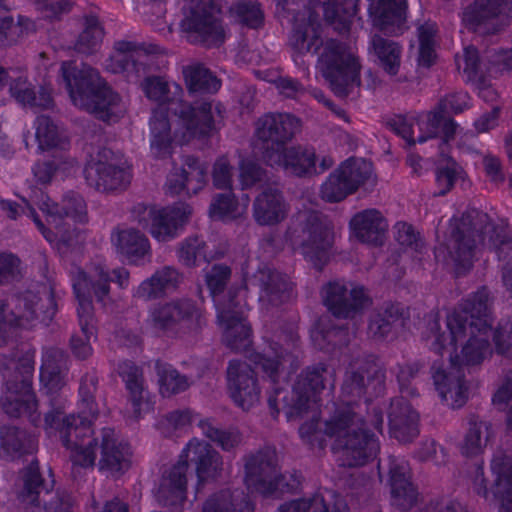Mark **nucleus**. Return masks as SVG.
I'll return each mask as SVG.
<instances>
[{
	"mask_svg": "<svg viewBox=\"0 0 512 512\" xmlns=\"http://www.w3.org/2000/svg\"><path fill=\"white\" fill-rule=\"evenodd\" d=\"M336 170L350 191L354 193L370 177L372 164L365 159L352 157L344 161Z\"/></svg>",
	"mask_w": 512,
	"mask_h": 512,
	"instance_id": "5fc2aeb1",
	"label": "nucleus"
},
{
	"mask_svg": "<svg viewBox=\"0 0 512 512\" xmlns=\"http://www.w3.org/2000/svg\"><path fill=\"white\" fill-rule=\"evenodd\" d=\"M109 149H103L99 153V159L89 162L84 168V176L87 184L95 190L108 193L126 189L131 182L130 171L112 162Z\"/></svg>",
	"mask_w": 512,
	"mask_h": 512,
	"instance_id": "412c9836",
	"label": "nucleus"
},
{
	"mask_svg": "<svg viewBox=\"0 0 512 512\" xmlns=\"http://www.w3.org/2000/svg\"><path fill=\"white\" fill-rule=\"evenodd\" d=\"M359 0H344L341 7L327 5L324 9L325 19L330 22L340 34L349 32L352 19L358 10Z\"/></svg>",
	"mask_w": 512,
	"mask_h": 512,
	"instance_id": "bf43d9fd",
	"label": "nucleus"
},
{
	"mask_svg": "<svg viewBox=\"0 0 512 512\" xmlns=\"http://www.w3.org/2000/svg\"><path fill=\"white\" fill-rule=\"evenodd\" d=\"M61 74L76 106L105 122L117 118L120 97L102 81L96 69L84 63L68 61L62 63Z\"/></svg>",
	"mask_w": 512,
	"mask_h": 512,
	"instance_id": "39448f33",
	"label": "nucleus"
},
{
	"mask_svg": "<svg viewBox=\"0 0 512 512\" xmlns=\"http://www.w3.org/2000/svg\"><path fill=\"white\" fill-rule=\"evenodd\" d=\"M189 466L182 454L179 460L166 469L155 493L157 502L170 509L178 510L186 500Z\"/></svg>",
	"mask_w": 512,
	"mask_h": 512,
	"instance_id": "bb28decb",
	"label": "nucleus"
},
{
	"mask_svg": "<svg viewBox=\"0 0 512 512\" xmlns=\"http://www.w3.org/2000/svg\"><path fill=\"white\" fill-rule=\"evenodd\" d=\"M145 96L154 102L164 104L170 100V87L164 77L154 73L138 81Z\"/></svg>",
	"mask_w": 512,
	"mask_h": 512,
	"instance_id": "774afa93",
	"label": "nucleus"
},
{
	"mask_svg": "<svg viewBox=\"0 0 512 512\" xmlns=\"http://www.w3.org/2000/svg\"><path fill=\"white\" fill-rule=\"evenodd\" d=\"M191 214L192 207L184 202H177L158 209L153 224H151L150 233L158 241H169L188 222Z\"/></svg>",
	"mask_w": 512,
	"mask_h": 512,
	"instance_id": "473e14b6",
	"label": "nucleus"
},
{
	"mask_svg": "<svg viewBox=\"0 0 512 512\" xmlns=\"http://www.w3.org/2000/svg\"><path fill=\"white\" fill-rule=\"evenodd\" d=\"M371 46L382 69L389 75H396L401 64V47L398 43L375 34L371 38Z\"/></svg>",
	"mask_w": 512,
	"mask_h": 512,
	"instance_id": "3c124183",
	"label": "nucleus"
},
{
	"mask_svg": "<svg viewBox=\"0 0 512 512\" xmlns=\"http://www.w3.org/2000/svg\"><path fill=\"white\" fill-rule=\"evenodd\" d=\"M292 240L305 259L321 270L329 260L334 235L329 221L322 213L304 210L297 215Z\"/></svg>",
	"mask_w": 512,
	"mask_h": 512,
	"instance_id": "6e6552de",
	"label": "nucleus"
},
{
	"mask_svg": "<svg viewBox=\"0 0 512 512\" xmlns=\"http://www.w3.org/2000/svg\"><path fill=\"white\" fill-rule=\"evenodd\" d=\"M227 381L230 397L244 411H248L260 401V387L256 373L249 364L231 360L227 368Z\"/></svg>",
	"mask_w": 512,
	"mask_h": 512,
	"instance_id": "b1692460",
	"label": "nucleus"
},
{
	"mask_svg": "<svg viewBox=\"0 0 512 512\" xmlns=\"http://www.w3.org/2000/svg\"><path fill=\"white\" fill-rule=\"evenodd\" d=\"M23 487L18 500L28 506H42L45 512H71V497L49 490L39 472L37 461H32L21 472Z\"/></svg>",
	"mask_w": 512,
	"mask_h": 512,
	"instance_id": "f3484780",
	"label": "nucleus"
},
{
	"mask_svg": "<svg viewBox=\"0 0 512 512\" xmlns=\"http://www.w3.org/2000/svg\"><path fill=\"white\" fill-rule=\"evenodd\" d=\"M180 279V274L175 268L165 266L142 281L134 295L144 301L162 298L177 288Z\"/></svg>",
	"mask_w": 512,
	"mask_h": 512,
	"instance_id": "c9c22d12",
	"label": "nucleus"
},
{
	"mask_svg": "<svg viewBox=\"0 0 512 512\" xmlns=\"http://www.w3.org/2000/svg\"><path fill=\"white\" fill-rule=\"evenodd\" d=\"M103 37L104 29L98 17L85 15L83 17V29L74 44V49L81 54H93L99 48Z\"/></svg>",
	"mask_w": 512,
	"mask_h": 512,
	"instance_id": "603ef678",
	"label": "nucleus"
},
{
	"mask_svg": "<svg viewBox=\"0 0 512 512\" xmlns=\"http://www.w3.org/2000/svg\"><path fill=\"white\" fill-rule=\"evenodd\" d=\"M187 464H192L197 476L196 492L208 481L219 478L223 471V459L220 453L204 440L193 438L182 451Z\"/></svg>",
	"mask_w": 512,
	"mask_h": 512,
	"instance_id": "393cba45",
	"label": "nucleus"
},
{
	"mask_svg": "<svg viewBox=\"0 0 512 512\" xmlns=\"http://www.w3.org/2000/svg\"><path fill=\"white\" fill-rule=\"evenodd\" d=\"M118 372L129 391L133 414L135 418H139L141 416V407L144 402L142 370L133 362L125 361L118 366Z\"/></svg>",
	"mask_w": 512,
	"mask_h": 512,
	"instance_id": "09e8293b",
	"label": "nucleus"
},
{
	"mask_svg": "<svg viewBox=\"0 0 512 512\" xmlns=\"http://www.w3.org/2000/svg\"><path fill=\"white\" fill-rule=\"evenodd\" d=\"M298 342V332L293 325H290L281 330L279 342L270 345L273 355L269 352H253L249 355V359L263 372L265 377L273 384H277L283 371L282 360L292 353L298 346Z\"/></svg>",
	"mask_w": 512,
	"mask_h": 512,
	"instance_id": "a878e982",
	"label": "nucleus"
},
{
	"mask_svg": "<svg viewBox=\"0 0 512 512\" xmlns=\"http://www.w3.org/2000/svg\"><path fill=\"white\" fill-rule=\"evenodd\" d=\"M477 334L478 333H470L467 330V334L463 337H469L461 350V356H459V362L464 370L468 367L480 365L489 349L488 340L478 337Z\"/></svg>",
	"mask_w": 512,
	"mask_h": 512,
	"instance_id": "680f3d73",
	"label": "nucleus"
},
{
	"mask_svg": "<svg viewBox=\"0 0 512 512\" xmlns=\"http://www.w3.org/2000/svg\"><path fill=\"white\" fill-rule=\"evenodd\" d=\"M350 227L361 242L382 244L388 223L377 209H366L356 213L350 220Z\"/></svg>",
	"mask_w": 512,
	"mask_h": 512,
	"instance_id": "f704fd0d",
	"label": "nucleus"
},
{
	"mask_svg": "<svg viewBox=\"0 0 512 512\" xmlns=\"http://www.w3.org/2000/svg\"><path fill=\"white\" fill-rule=\"evenodd\" d=\"M115 246L130 262H138L150 254V242L146 235L135 228L118 230Z\"/></svg>",
	"mask_w": 512,
	"mask_h": 512,
	"instance_id": "79ce46f5",
	"label": "nucleus"
},
{
	"mask_svg": "<svg viewBox=\"0 0 512 512\" xmlns=\"http://www.w3.org/2000/svg\"><path fill=\"white\" fill-rule=\"evenodd\" d=\"M188 14L181 27L192 43L207 47L219 46L224 42L225 32L219 19L221 5L218 0H185Z\"/></svg>",
	"mask_w": 512,
	"mask_h": 512,
	"instance_id": "ddd939ff",
	"label": "nucleus"
},
{
	"mask_svg": "<svg viewBox=\"0 0 512 512\" xmlns=\"http://www.w3.org/2000/svg\"><path fill=\"white\" fill-rule=\"evenodd\" d=\"M244 481L248 489L275 498L295 493L301 486L297 472L280 473L277 453L272 447H264L246 457Z\"/></svg>",
	"mask_w": 512,
	"mask_h": 512,
	"instance_id": "0eeeda50",
	"label": "nucleus"
},
{
	"mask_svg": "<svg viewBox=\"0 0 512 512\" xmlns=\"http://www.w3.org/2000/svg\"><path fill=\"white\" fill-rule=\"evenodd\" d=\"M461 172L462 168L456 163V161L448 155L441 154V159L439 160L436 169V183L439 190L435 192L434 195H446L453 188L454 183Z\"/></svg>",
	"mask_w": 512,
	"mask_h": 512,
	"instance_id": "0e129e2a",
	"label": "nucleus"
},
{
	"mask_svg": "<svg viewBox=\"0 0 512 512\" xmlns=\"http://www.w3.org/2000/svg\"><path fill=\"white\" fill-rule=\"evenodd\" d=\"M385 369L373 355L362 356L350 362L341 387L342 398L348 404L365 403L380 396L385 390Z\"/></svg>",
	"mask_w": 512,
	"mask_h": 512,
	"instance_id": "1a4fd4ad",
	"label": "nucleus"
},
{
	"mask_svg": "<svg viewBox=\"0 0 512 512\" xmlns=\"http://www.w3.org/2000/svg\"><path fill=\"white\" fill-rule=\"evenodd\" d=\"M256 147L265 163H278L280 152L301 129V120L289 113H267L255 124Z\"/></svg>",
	"mask_w": 512,
	"mask_h": 512,
	"instance_id": "f8f14e48",
	"label": "nucleus"
},
{
	"mask_svg": "<svg viewBox=\"0 0 512 512\" xmlns=\"http://www.w3.org/2000/svg\"><path fill=\"white\" fill-rule=\"evenodd\" d=\"M87 414H71L62 419L58 428L59 439L70 451L73 466L90 468L95 466L96 451L93 450L100 440V433L95 434L92 428L95 418H87Z\"/></svg>",
	"mask_w": 512,
	"mask_h": 512,
	"instance_id": "4468645a",
	"label": "nucleus"
},
{
	"mask_svg": "<svg viewBox=\"0 0 512 512\" xmlns=\"http://www.w3.org/2000/svg\"><path fill=\"white\" fill-rule=\"evenodd\" d=\"M377 468L380 479L386 477L390 488L412 483L409 464L400 457L390 455L380 460Z\"/></svg>",
	"mask_w": 512,
	"mask_h": 512,
	"instance_id": "864d4df0",
	"label": "nucleus"
},
{
	"mask_svg": "<svg viewBox=\"0 0 512 512\" xmlns=\"http://www.w3.org/2000/svg\"><path fill=\"white\" fill-rule=\"evenodd\" d=\"M287 211L282 191L273 186L263 188L253 201V218L261 226L279 224L286 218Z\"/></svg>",
	"mask_w": 512,
	"mask_h": 512,
	"instance_id": "2f4dec72",
	"label": "nucleus"
},
{
	"mask_svg": "<svg viewBox=\"0 0 512 512\" xmlns=\"http://www.w3.org/2000/svg\"><path fill=\"white\" fill-rule=\"evenodd\" d=\"M444 104H437L433 110L427 113L425 135L417 138L418 143L425 142L428 138L441 137L444 143L454 139L457 124L443 112Z\"/></svg>",
	"mask_w": 512,
	"mask_h": 512,
	"instance_id": "a18cd8bd",
	"label": "nucleus"
},
{
	"mask_svg": "<svg viewBox=\"0 0 512 512\" xmlns=\"http://www.w3.org/2000/svg\"><path fill=\"white\" fill-rule=\"evenodd\" d=\"M334 371L329 370L325 363H315L307 366L297 376L295 385L298 391L307 390L308 392L317 395L323 391L327 386L334 387Z\"/></svg>",
	"mask_w": 512,
	"mask_h": 512,
	"instance_id": "c03bdc74",
	"label": "nucleus"
},
{
	"mask_svg": "<svg viewBox=\"0 0 512 512\" xmlns=\"http://www.w3.org/2000/svg\"><path fill=\"white\" fill-rule=\"evenodd\" d=\"M468 425L461 450L465 456L472 457L480 454L486 446L491 425L474 414L469 416Z\"/></svg>",
	"mask_w": 512,
	"mask_h": 512,
	"instance_id": "8fccbe9b",
	"label": "nucleus"
},
{
	"mask_svg": "<svg viewBox=\"0 0 512 512\" xmlns=\"http://www.w3.org/2000/svg\"><path fill=\"white\" fill-rule=\"evenodd\" d=\"M182 73L189 95L201 96L202 99L194 102H171L170 110L186 130L184 137H208L216 130V125L212 115V103L206 95L216 93L221 87V81L200 63L184 66Z\"/></svg>",
	"mask_w": 512,
	"mask_h": 512,
	"instance_id": "7ed1b4c3",
	"label": "nucleus"
},
{
	"mask_svg": "<svg viewBox=\"0 0 512 512\" xmlns=\"http://www.w3.org/2000/svg\"><path fill=\"white\" fill-rule=\"evenodd\" d=\"M450 229L447 250L457 273L472 267L478 243L493 251L505 265H512V238L503 226L493 224L486 213L466 212L451 220Z\"/></svg>",
	"mask_w": 512,
	"mask_h": 512,
	"instance_id": "f03ea898",
	"label": "nucleus"
},
{
	"mask_svg": "<svg viewBox=\"0 0 512 512\" xmlns=\"http://www.w3.org/2000/svg\"><path fill=\"white\" fill-rule=\"evenodd\" d=\"M113 48L114 53L106 60V69L114 74H125L134 82L159 70L153 58L165 54L163 47L153 43L120 40Z\"/></svg>",
	"mask_w": 512,
	"mask_h": 512,
	"instance_id": "9b49d317",
	"label": "nucleus"
},
{
	"mask_svg": "<svg viewBox=\"0 0 512 512\" xmlns=\"http://www.w3.org/2000/svg\"><path fill=\"white\" fill-rule=\"evenodd\" d=\"M152 326L161 331H172L186 324L198 333L206 324L201 311L190 299H178L155 305L150 312Z\"/></svg>",
	"mask_w": 512,
	"mask_h": 512,
	"instance_id": "6ab92c4d",
	"label": "nucleus"
},
{
	"mask_svg": "<svg viewBox=\"0 0 512 512\" xmlns=\"http://www.w3.org/2000/svg\"><path fill=\"white\" fill-rule=\"evenodd\" d=\"M419 415L404 397L391 400L388 425L391 437L400 443H410L419 434Z\"/></svg>",
	"mask_w": 512,
	"mask_h": 512,
	"instance_id": "c756f323",
	"label": "nucleus"
},
{
	"mask_svg": "<svg viewBox=\"0 0 512 512\" xmlns=\"http://www.w3.org/2000/svg\"><path fill=\"white\" fill-rule=\"evenodd\" d=\"M155 369L158 377L159 392L163 397H171L184 392L191 385L190 379L169 363L157 360Z\"/></svg>",
	"mask_w": 512,
	"mask_h": 512,
	"instance_id": "de8ad7c7",
	"label": "nucleus"
},
{
	"mask_svg": "<svg viewBox=\"0 0 512 512\" xmlns=\"http://www.w3.org/2000/svg\"><path fill=\"white\" fill-rule=\"evenodd\" d=\"M22 384L18 385L11 380L8 382V391L0 399V405L6 415L11 418L26 416L29 421L37 425L41 414L38 412V401L31 389V364L24 362Z\"/></svg>",
	"mask_w": 512,
	"mask_h": 512,
	"instance_id": "4be33fe9",
	"label": "nucleus"
},
{
	"mask_svg": "<svg viewBox=\"0 0 512 512\" xmlns=\"http://www.w3.org/2000/svg\"><path fill=\"white\" fill-rule=\"evenodd\" d=\"M280 161L278 163H266L271 167H283L286 170H290L297 176H304L312 174L316 171L315 167V153L312 150L303 148L301 146H294L290 148H284L280 152Z\"/></svg>",
	"mask_w": 512,
	"mask_h": 512,
	"instance_id": "37998d69",
	"label": "nucleus"
},
{
	"mask_svg": "<svg viewBox=\"0 0 512 512\" xmlns=\"http://www.w3.org/2000/svg\"><path fill=\"white\" fill-rule=\"evenodd\" d=\"M37 205L39 210L47 217L48 224L55 227L59 243L68 248L80 244V231L68 221L61 220V212L57 203L53 202L48 196H42Z\"/></svg>",
	"mask_w": 512,
	"mask_h": 512,
	"instance_id": "4c0bfd02",
	"label": "nucleus"
},
{
	"mask_svg": "<svg viewBox=\"0 0 512 512\" xmlns=\"http://www.w3.org/2000/svg\"><path fill=\"white\" fill-rule=\"evenodd\" d=\"M33 440L26 431L16 426H3L0 429V457L12 461L31 453Z\"/></svg>",
	"mask_w": 512,
	"mask_h": 512,
	"instance_id": "a19ab883",
	"label": "nucleus"
},
{
	"mask_svg": "<svg viewBox=\"0 0 512 512\" xmlns=\"http://www.w3.org/2000/svg\"><path fill=\"white\" fill-rule=\"evenodd\" d=\"M113 279L101 266H95L89 273L80 272L77 282L73 284L74 292L79 303L78 317L81 332L89 338L94 334L93 305L91 292L97 301L104 302L109 296L110 282Z\"/></svg>",
	"mask_w": 512,
	"mask_h": 512,
	"instance_id": "dca6fc26",
	"label": "nucleus"
},
{
	"mask_svg": "<svg viewBox=\"0 0 512 512\" xmlns=\"http://www.w3.org/2000/svg\"><path fill=\"white\" fill-rule=\"evenodd\" d=\"M294 20L290 47L301 55H317V69L331 90L340 98L347 97L360 86L361 65L358 59L344 43L320 37L318 16L310 8L305 7L302 13L294 16Z\"/></svg>",
	"mask_w": 512,
	"mask_h": 512,
	"instance_id": "f257e3e1",
	"label": "nucleus"
},
{
	"mask_svg": "<svg viewBox=\"0 0 512 512\" xmlns=\"http://www.w3.org/2000/svg\"><path fill=\"white\" fill-rule=\"evenodd\" d=\"M323 301L333 316L355 319L372 305V298L362 285L331 281L323 287Z\"/></svg>",
	"mask_w": 512,
	"mask_h": 512,
	"instance_id": "a211bd4d",
	"label": "nucleus"
},
{
	"mask_svg": "<svg viewBox=\"0 0 512 512\" xmlns=\"http://www.w3.org/2000/svg\"><path fill=\"white\" fill-rule=\"evenodd\" d=\"M323 433L333 439L331 447L341 454L342 466H363L379 451L374 434L367 429L363 417L350 406L336 410L325 421Z\"/></svg>",
	"mask_w": 512,
	"mask_h": 512,
	"instance_id": "20e7f679",
	"label": "nucleus"
},
{
	"mask_svg": "<svg viewBox=\"0 0 512 512\" xmlns=\"http://www.w3.org/2000/svg\"><path fill=\"white\" fill-rule=\"evenodd\" d=\"M277 512H349L345 499L333 494L329 499L316 494L310 498L291 500L281 504Z\"/></svg>",
	"mask_w": 512,
	"mask_h": 512,
	"instance_id": "e433bc0d",
	"label": "nucleus"
},
{
	"mask_svg": "<svg viewBox=\"0 0 512 512\" xmlns=\"http://www.w3.org/2000/svg\"><path fill=\"white\" fill-rule=\"evenodd\" d=\"M511 19L512 0H474L462 12L463 25L483 37L501 33Z\"/></svg>",
	"mask_w": 512,
	"mask_h": 512,
	"instance_id": "2eb2a0df",
	"label": "nucleus"
},
{
	"mask_svg": "<svg viewBox=\"0 0 512 512\" xmlns=\"http://www.w3.org/2000/svg\"><path fill=\"white\" fill-rule=\"evenodd\" d=\"M409 322V308L400 303L387 302L371 315L368 331L372 338L381 340L398 328H407Z\"/></svg>",
	"mask_w": 512,
	"mask_h": 512,
	"instance_id": "7c9ffc66",
	"label": "nucleus"
},
{
	"mask_svg": "<svg viewBox=\"0 0 512 512\" xmlns=\"http://www.w3.org/2000/svg\"><path fill=\"white\" fill-rule=\"evenodd\" d=\"M251 284L259 290V300L267 307H278L292 297L293 287L289 278L268 267L258 269L251 278Z\"/></svg>",
	"mask_w": 512,
	"mask_h": 512,
	"instance_id": "cd10ccee",
	"label": "nucleus"
},
{
	"mask_svg": "<svg viewBox=\"0 0 512 512\" xmlns=\"http://www.w3.org/2000/svg\"><path fill=\"white\" fill-rule=\"evenodd\" d=\"M229 11L240 24L248 28L257 29L263 25L264 14L256 1L238 0L231 5Z\"/></svg>",
	"mask_w": 512,
	"mask_h": 512,
	"instance_id": "052dcab7",
	"label": "nucleus"
},
{
	"mask_svg": "<svg viewBox=\"0 0 512 512\" xmlns=\"http://www.w3.org/2000/svg\"><path fill=\"white\" fill-rule=\"evenodd\" d=\"M68 355L60 348L49 347L42 353L40 383L48 394L59 392L66 385Z\"/></svg>",
	"mask_w": 512,
	"mask_h": 512,
	"instance_id": "72a5a7b5",
	"label": "nucleus"
},
{
	"mask_svg": "<svg viewBox=\"0 0 512 512\" xmlns=\"http://www.w3.org/2000/svg\"><path fill=\"white\" fill-rule=\"evenodd\" d=\"M36 139L41 150L51 149L62 146V139L58 132V127L46 115H40L36 118Z\"/></svg>",
	"mask_w": 512,
	"mask_h": 512,
	"instance_id": "338daca9",
	"label": "nucleus"
},
{
	"mask_svg": "<svg viewBox=\"0 0 512 512\" xmlns=\"http://www.w3.org/2000/svg\"><path fill=\"white\" fill-rule=\"evenodd\" d=\"M368 14L372 25L388 35L403 32L407 0H368Z\"/></svg>",
	"mask_w": 512,
	"mask_h": 512,
	"instance_id": "c85d7f7f",
	"label": "nucleus"
},
{
	"mask_svg": "<svg viewBox=\"0 0 512 512\" xmlns=\"http://www.w3.org/2000/svg\"><path fill=\"white\" fill-rule=\"evenodd\" d=\"M223 255V251L209 250L206 242L198 236L188 237L181 243L178 251L179 260L187 267H195L201 262L222 258Z\"/></svg>",
	"mask_w": 512,
	"mask_h": 512,
	"instance_id": "49530a36",
	"label": "nucleus"
},
{
	"mask_svg": "<svg viewBox=\"0 0 512 512\" xmlns=\"http://www.w3.org/2000/svg\"><path fill=\"white\" fill-rule=\"evenodd\" d=\"M491 469L495 475L492 493L501 501L500 512H512V458H494Z\"/></svg>",
	"mask_w": 512,
	"mask_h": 512,
	"instance_id": "58836bf2",
	"label": "nucleus"
},
{
	"mask_svg": "<svg viewBox=\"0 0 512 512\" xmlns=\"http://www.w3.org/2000/svg\"><path fill=\"white\" fill-rule=\"evenodd\" d=\"M432 378L440 397L453 409L461 408L468 400V386L465 371L459 362V355L451 356L446 368L432 367Z\"/></svg>",
	"mask_w": 512,
	"mask_h": 512,
	"instance_id": "5701e85b",
	"label": "nucleus"
},
{
	"mask_svg": "<svg viewBox=\"0 0 512 512\" xmlns=\"http://www.w3.org/2000/svg\"><path fill=\"white\" fill-rule=\"evenodd\" d=\"M13 308L0 300V345L7 342L16 328H31L41 323L49 325L57 312L54 289L43 285L41 290L26 291L13 299Z\"/></svg>",
	"mask_w": 512,
	"mask_h": 512,
	"instance_id": "423d86ee",
	"label": "nucleus"
},
{
	"mask_svg": "<svg viewBox=\"0 0 512 512\" xmlns=\"http://www.w3.org/2000/svg\"><path fill=\"white\" fill-rule=\"evenodd\" d=\"M199 427L202 433L224 451H232L242 441L241 433L237 429H220L214 427L209 421L201 420Z\"/></svg>",
	"mask_w": 512,
	"mask_h": 512,
	"instance_id": "e2e57ef3",
	"label": "nucleus"
},
{
	"mask_svg": "<svg viewBox=\"0 0 512 512\" xmlns=\"http://www.w3.org/2000/svg\"><path fill=\"white\" fill-rule=\"evenodd\" d=\"M491 293L486 286L465 299L459 307L447 318V327L452 344L470 333L486 334L492 328Z\"/></svg>",
	"mask_w": 512,
	"mask_h": 512,
	"instance_id": "9d476101",
	"label": "nucleus"
},
{
	"mask_svg": "<svg viewBox=\"0 0 512 512\" xmlns=\"http://www.w3.org/2000/svg\"><path fill=\"white\" fill-rule=\"evenodd\" d=\"M98 377L94 372H87L80 381L79 395L82 405V414H87L92 418H97L99 414L98 406L95 402V393L97 391Z\"/></svg>",
	"mask_w": 512,
	"mask_h": 512,
	"instance_id": "69168bd1",
	"label": "nucleus"
},
{
	"mask_svg": "<svg viewBox=\"0 0 512 512\" xmlns=\"http://www.w3.org/2000/svg\"><path fill=\"white\" fill-rule=\"evenodd\" d=\"M213 302L217 311V320L219 324L229 323L242 319L244 316L243 305L238 300L236 290L229 289L221 296L213 298Z\"/></svg>",
	"mask_w": 512,
	"mask_h": 512,
	"instance_id": "13d9d810",
	"label": "nucleus"
},
{
	"mask_svg": "<svg viewBox=\"0 0 512 512\" xmlns=\"http://www.w3.org/2000/svg\"><path fill=\"white\" fill-rule=\"evenodd\" d=\"M93 450L96 451V459H98L95 465L107 476L119 478L131 467V448L129 444L117 439L112 428L107 427L100 431V440Z\"/></svg>",
	"mask_w": 512,
	"mask_h": 512,
	"instance_id": "aec40b11",
	"label": "nucleus"
},
{
	"mask_svg": "<svg viewBox=\"0 0 512 512\" xmlns=\"http://www.w3.org/2000/svg\"><path fill=\"white\" fill-rule=\"evenodd\" d=\"M224 329V341L226 345L236 352L246 351L251 345V328L245 317L229 323L220 324Z\"/></svg>",
	"mask_w": 512,
	"mask_h": 512,
	"instance_id": "6e6d98bb",
	"label": "nucleus"
},
{
	"mask_svg": "<svg viewBox=\"0 0 512 512\" xmlns=\"http://www.w3.org/2000/svg\"><path fill=\"white\" fill-rule=\"evenodd\" d=\"M150 129L152 135L151 146L158 150H166L172 142V137L168 112L165 107L159 106L153 110Z\"/></svg>",
	"mask_w": 512,
	"mask_h": 512,
	"instance_id": "4d7b16f0",
	"label": "nucleus"
},
{
	"mask_svg": "<svg viewBox=\"0 0 512 512\" xmlns=\"http://www.w3.org/2000/svg\"><path fill=\"white\" fill-rule=\"evenodd\" d=\"M202 512H254V505L243 491L227 489L210 495Z\"/></svg>",
	"mask_w": 512,
	"mask_h": 512,
	"instance_id": "ea45409f",
	"label": "nucleus"
}]
</instances>
